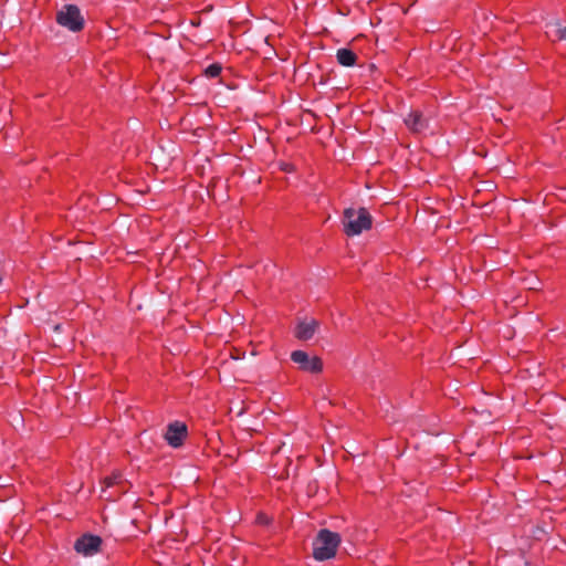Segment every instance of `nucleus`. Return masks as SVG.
Wrapping results in <instances>:
<instances>
[{
  "label": "nucleus",
  "instance_id": "f257e3e1",
  "mask_svg": "<svg viewBox=\"0 0 566 566\" xmlns=\"http://www.w3.org/2000/svg\"><path fill=\"white\" fill-rule=\"evenodd\" d=\"M373 224V217L366 208H347L344 211V232L348 237L359 235L363 231L369 230Z\"/></svg>",
  "mask_w": 566,
  "mask_h": 566
},
{
  "label": "nucleus",
  "instance_id": "f03ea898",
  "mask_svg": "<svg viewBox=\"0 0 566 566\" xmlns=\"http://www.w3.org/2000/svg\"><path fill=\"white\" fill-rule=\"evenodd\" d=\"M340 537L337 533L321 530L313 543V556L317 560L329 559L335 556Z\"/></svg>",
  "mask_w": 566,
  "mask_h": 566
},
{
  "label": "nucleus",
  "instance_id": "7ed1b4c3",
  "mask_svg": "<svg viewBox=\"0 0 566 566\" xmlns=\"http://www.w3.org/2000/svg\"><path fill=\"white\" fill-rule=\"evenodd\" d=\"M56 22L73 32L81 31L84 27V18L74 4L64 6L56 13Z\"/></svg>",
  "mask_w": 566,
  "mask_h": 566
},
{
  "label": "nucleus",
  "instance_id": "20e7f679",
  "mask_svg": "<svg viewBox=\"0 0 566 566\" xmlns=\"http://www.w3.org/2000/svg\"><path fill=\"white\" fill-rule=\"evenodd\" d=\"M291 359L298 365L303 371L319 374L323 370V361L317 356H308L304 350H294L291 354Z\"/></svg>",
  "mask_w": 566,
  "mask_h": 566
},
{
  "label": "nucleus",
  "instance_id": "39448f33",
  "mask_svg": "<svg viewBox=\"0 0 566 566\" xmlns=\"http://www.w3.org/2000/svg\"><path fill=\"white\" fill-rule=\"evenodd\" d=\"M102 538L96 535L85 534L76 539L74 549L84 556H92L99 552Z\"/></svg>",
  "mask_w": 566,
  "mask_h": 566
},
{
  "label": "nucleus",
  "instance_id": "423d86ee",
  "mask_svg": "<svg viewBox=\"0 0 566 566\" xmlns=\"http://www.w3.org/2000/svg\"><path fill=\"white\" fill-rule=\"evenodd\" d=\"M187 437V426L182 422L175 421L170 423L165 433V439L169 446L178 448L182 444Z\"/></svg>",
  "mask_w": 566,
  "mask_h": 566
},
{
  "label": "nucleus",
  "instance_id": "0eeeda50",
  "mask_svg": "<svg viewBox=\"0 0 566 566\" xmlns=\"http://www.w3.org/2000/svg\"><path fill=\"white\" fill-rule=\"evenodd\" d=\"M405 124L407 128L415 134H420L428 127V120L419 111L410 112V114L405 118Z\"/></svg>",
  "mask_w": 566,
  "mask_h": 566
},
{
  "label": "nucleus",
  "instance_id": "6e6552de",
  "mask_svg": "<svg viewBox=\"0 0 566 566\" xmlns=\"http://www.w3.org/2000/svg\"><path fill=\"white\" fill-rule=\"evenodd\" d=\"M317 327L318 323L315 319L300 322L296 326L295 336L301 340H308L314 336Z\"/></svg>",
  "mask_w": 566,
  "mask_h": 566
},
{
  "label": "nucleus",
  "instance_id": "1a4fd4ad",
  "mask_svg": "<svg viewBox=\"0 0 566 566\" xmlns=\"http://www.w3.org/2000/svg\"><path fill=\"white\" fill-rule=\"evenodd\" d=\"M337 62L343 66H353L356 63L357 55L354 51L343 48L336 52Z\"/></svg>",
  "mask_w": 566,
  "mask_h": 566
},
{
  "label": "nucleus",
  "instance_id": "9d476101",
  "mask_svg": "<svg viewBox=\"0 0 566 566\" xmlns=\"http://www.w3.org/2000/svg\"><path fill=\"white\" fill-rule=\"evenodd\" d=\"M221 73V66L219 64H211L205 70V74L208 77H217Z\"/></svg>",
  "mask_w": 566,
  "mask_h": 566
},
{
  "label": "nucleus",
  "instance_id": "9b49d317",
  "mask_svg": "<svg viewBox=\"0 0 566 566\" xmlns=\"http://www.w3.org/2000/svg\"><path fill=\"white\" fill-rule=\"evenodd\" d=\"M557 40H566V27L558 28L555 34Z\"/></svg>",
  "mask_w": 566,
  "mask_h": 566
},
{
  "label": "nucleus",
  "instance_id": "f8f14e48",
  "mask_svg": "<svg viewBox=\"0 0 566 566\" xmlns=\"http://www.w3.org/2000/svg\"><path fill=\"white\" fill-rule=\"evenodd\" d=\"M105 483L107 486H112L115 483V478H106Z\"/></svg>",
  "mask_w": 566,
  "mask_h": 566
}]
</instances>
